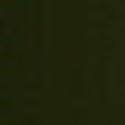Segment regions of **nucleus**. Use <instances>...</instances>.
I'll list each match as a JSON object with an SVG mask.
<instances>
[{"instance_id":"nucleus-1","label":"nucleus","mask_w":125,"mask_h":125,"mask_svg":"<svg viewBox=\"0 0 125 125\" xmlns=\"http://www.w3.org/2000/svg\"><path fill=\"white\" fill-rule=\"evenodd\" d=\"M6 45L7 47H8V46H9V38H8V37H6Z\"/></svg>"},{"instance_id":"nucleus-3","label":"nucleus","mask_w":125,"mask_h":125,"mask_svg":"<svg viewBox=\"0 0 125 125\" xmlns=\"http://www.w3.org/2000/svg\"><path fill=\"white\" fill-rule=\"evenodd\" d=\"M9 63V62L8 61V60H6V64L7 66H8Z\"/></svg>"},{"instance_id":"nucleus-4","label":"nucleus","mask_w":125,"mask_h":125,"mask_svg":"<svg viewBox=\"0 0 125 125\" xmlns=\"http://www.w3.org/2000/svg\"><path fill=\"white\" fill-rule=\"evenodd\" d=\"M9 80V78L8 77V75H7L6 76V81H7V83H8V81Z\"/></svg>"},{"instance_id":"nucleus-7","label":"nucleus","mask_w":125,"mask_h":125,"mask_svg":"<svg viewBox=\"0 0 125 125\" xmlns=\"http://www.w3.org/2000/svg\"><path fill=\"white\" fill-rule=\"evenodd\" d=\"M7 9H8V7H7Z\"/></svg>"},{"instance_id":"nucleus-6","label":"nucleus","mask_w":125,"mask_h":125,"mask_svg":"<svg viewBox=\"0 0 125 125\" xmlns=\"http://www.w3.org/2000/svg\"><path fill=\"white\" fill-rule=\"evenodd\" d=\"M7 25H8V22H7Z\"/></svg>"},{"instance_id":"nucleus-5","label":"nucleus","mask_w":125,"mask_h":125,"mask_svg":"<svg viewBox=\"0 0 125 125\" xmlns=\"http://www.w3.org/2000/svg\"><path fill=\"white\" fill-rule=\"evenodd\" d=\"M6 112H7V113H8V108L6 109Z\"/></svg>"},{"instance_id":"nucleus-2","label":"nucleus","mask_w":125,"mask_h":125,"mask_svg":"<svg viewBox=\"0 0 125 125\" xmlns=\"http://www.w3.org/2000/svg\"><path fill=\"white\" fill-rule=\"evenodd\" d=\"M6 103L7 104H8V103H9V99H8V97H7V99H6Z\"/></svg>"}]
</instances>
